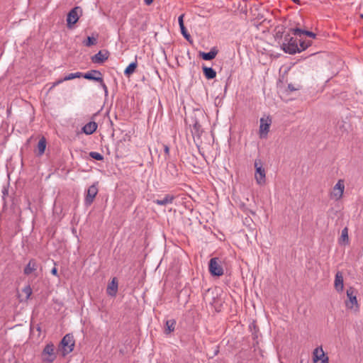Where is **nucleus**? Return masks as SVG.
<instances>
[{
  "mask_svg": "<svg viewBox=\"0 0 363 363\" xmlns=\"http://www.w3.org/2000/svg\"><path fill=\"white\" fill-rule=\"evenodd\" d=\"M281 48L285 52L291 55L300 52L296 39H294L289 34L284 36V40L281 45Z\"/></svg>",
  "mask_w": 363,
  "mask_h": 363,
  "instance_id": "obj_1",
  "label": "nucleus"
},
{
  "mask_svg": "<svg viewBox=\"0 0 363 363\" xmlns=\"http://www.w3.org/2000/svg\"><path fill=\"white\" fill-rule=\"evenodd\" d=\"M56 357L54 345L52 343L47 344L41 353L42 362L43 363H52Z\"/></svg>",
  "mask_w": 363,
  "mask_h": 363,
  "instance_id": "obj_2",
  "label": "nucleus"
},
{
  "mask_svg": "<svg viewBox=\"0 0 363 363\" xmlns=\"http://www.w3.org/2000/svg\"><path fill=\"white\" fill-rule=\"evenodd\" d=\"M254 164L255 168V180L259 185H263L266 182V173L265 169L262 167V162L261 160H255Z\"/></svg>",
  "mask_w": 363,
  "mask_h": 363,
  "instance_id": "obj_3",
  "label": "nucleus"
},
{
  "mask_svg": "<svg viewBox=\"0 0 363 363\" xmlns=\"http://www.w3.org/2000/svg\"><path fill=\"white\" fill-rule=\"evenodd\" d=\"M218 258H211L208 264L209 272L213 276L220 277L223 274V269L220 264Z\"/></svg>",
  "mask_w": 363,
  "mask_h": 363,
  "instance_id": "obj_4",
  "label": "nucleus"
},
{
  "mask_svg": "<svg viewBox=\"0 0 363 363\" xmlns=\"http://www.w3.org/2000/svg\"><path fill=\"white\" fill-rule=\"evenodd\" d=\"M64 350L63 355L71 352L74 350V340L73 335L67 334L64 336L60 342Z\"/></svg>",
  "mask_w": 363,
  "mask_h": 363,
  "instance_id": "obj_5",
  "label": "nucleus"
},
{
  "mask_svg": "<svg viewBox=\"0 0 363 363\" xmlns=\"http://www.w3.org/2000/svg\"><path fill=\"white\" fill-rule=\"evenodd\" d=\"M313 359L314 363H328V357L325 355L321 347L314 350Z\"/></svg>",
  "mask_w": 363,
  "mask_h": 363,
  "instance_id": "obj_6",
  "label": "nucleus"
},
{
  "mask_svg": "<svg viewBox=\"0 0 363 363\" xmlns=\"http://www.w3.org/2000/svg\"><path fill=\"white\" fill-rule=\"evenodd\" d=\"M347 296L349 301L346 303V306L349 308H352L354 306L357 308L359 307L357 300V291L353 287H350L347 289Z\"/></svg>",
  "mask_w": 363,
  "mask_h": 363,
  "instance_id": "obj_7",
  "label": "nucleus"
},
{
  "mask_svg": "<svg viewBox=\"0 0 363 363\" xmlns=\"http://www.w3.org/2000/svg\"><path fill=\"white\" fill-rule=\"evenodd\" d=\"M79 11H80V8L74 7L68 13L67 17V23L68 28H71L72 26L78 21L79 18L78 13Z\"/></svg>",
  "mask_w": 363,
  "mask_h": 363,
  "instance_id": "obj_8",
  "label": "nucleus"
},
{
  "mask_svg": "<svg viewBox=\"0 0 363 363\" xmlns=\"http://www.w3.org/2000/svg\"><path fill=\"white\" fill-rule=\"evenodd\" d=\"M345 190V184L344 181L342 179L338 180L337 184L334 186L333 189V191L331 193V196L335 199V200H339L342 198V194Z\"/></svg>",
  "mask_w": 363,
  "mask_h": 363,
  "instance_id": "obj_9",
  "label": "nucleus"
},
{
  "mask_svg": "<svg viewBox=\"0 0 363 363\" xmlns=\"http://www.w3.org/2000/svg\"><path fill=\"white\" fill-rule=\"evenodd\" d=\"M98 193V188L95 184L90 186L87 190L85 198V203L88 206L91 205Z\"/></svg>",
  "mask_w": 363,
  "mask_h": 363,
  "instance_id": "obj_10",
  "label": "nucleus"
},
{
  "mask_svg": "<svg viewBox=\"0 0 363 363\" xmlns=\"http://www.w3.org/2000/svg\"><path fill=\"white\" fill-rule=\"evenodd\" d=\"M108 51H99L91 57V61L94 63L101 64L108 58Z\"/></svg>",
  "mask_w": 363,
  "mask_h": 363,
  "instance_id": "obj_11",
  "label": "nucleus"
},
{
  "mask_svg": "<svg viewBox=\"0 0 363 363\" xmlns=\"http://www.w3.org/2000/svg\"><path fill=\"white\" fill-rule=\"evenodd\" d=\"M83 77L86 79L102 82V74L98 70H91L90 72L85 73L83 75Z\"/></svg>",
  "mask_w": 363,
  "mask_h": 363,
  "instance_id": "obj_12",
  "label": "nucleus"
},
{
  "mask_svg": "<svg viewBox=\"0 0 363 363\" xmlns=\"http://www.w3.org/2000/svg\"><path fill=\"white\" fill-rule=\"evenodd\" d=\"M82 76H83V75H82V74L81 72L71 73V74H68L67 76H66L65 78L60 79L55 82L52 84V85L50 86V88L49 89V91H50L55 86H56L57 85L61 84L64 81H67V80H71V79H75V78H79V77H80Z\"/></svg>",
  "mask_w": 363,
  "mask_h": 363,
  "instance_id": "obj_13",
  "label": "nucleus"
},
{
  "mask_svg": "<svg viewBox=\"0 0 363 363\" xmlns=\"http://www.w3.org/2000/svg\"><path fill=\"white\" fill-rule=\"evenodd\" d=\"M334 286L337 291H342L343 290V276L341 272H337L335 274Z\"/></svg>",
  "mask_w": 363,
  "mask_h": 363,
  "instance_id": "obj_14",
  "label": "nucleus"
},
{
  "mask_svg": "<svg viewBox=\"0 0 363 363\" xmlns=\"http://www.w3.org/2000/svg\"><path fill=\"white\" fill-rule=\"evenodd\" d=\"M118 291V281L116 278H113L112 281L108 284L106 292L111 296H115Z\"/></svg>",
  "mask_w": 363,
  "mask_h": 363,
  "instance_id": "obj_15",
  "label": "nucleus"
},
{
  "mask_svg": "<svg viewBox=\"0 0 363 363\" xmlns=\"http://www.w3.org/2000/svg\"><path fill=\"white\" fill-rule=\"evenodd\" d=\"M166 174L170 178H175L178 175V170L174 163H168L167 164Z\"/></svg>",
  "mask_w": 363,
  "mask_h": 363,
  "instance_id": "obj_16",
  "label": "nucleus"
},
{
  "mask_svg": "<svg viewBox=\"0 0 363 363\" xmlns=\"http://www.w3.org/2000/svg\"><path fill=\"white\" fill-rule=\"evenodd\" d=\"M38 268L37 262L32 259L29 261L26 267H25L23 272L26 275H29L35 272Z\"/></svg>",
  "mask_w": 363,
  "mask_h": 363,
  "instance_id": "obj_17",
  "label": "nucleus"
},
{
  "mask_svg": "<svg viewBox=\"0 0 363 363\" xmlns=\"http://www.w3.org/2000/svg\"><path fill=\"white\" fill-rule=\"evenodd\" d=\"M97 123L94 121H91L86 123L83 128L82 131L86 135H91L96 131L97 128Z\"/></svg>",
  "mask_w": 363,
  "mask_h": 363,
  "instance_id": "obj_18",
  "label": "nucleus"
},
{
  "mask_svg": "<svg viewBox=\"0 0 363 363\" xmlns=\"http://www.w3.org/2000/svg\"><path fill=\"white\" fill-rule=\"evenodd\" d=\"M217 54H218V50L215 48H213L208 52H201L199 55L204 60H211L216 57Z\"/></svg>",
  "mask_w": 363,
  "mask_h": 363,
  "instance_id": "obj_19",
  "label": "nucleus"
},
{
  "mask_svg": "<svg viewBox=\"0 0 363 363\" xmlns=\"http://www.w3.org/2000/svg\"><path fill=\"white\" fill-rule=\"evenodd\" d=\"M174 199V196L170 194H167L162 199H157L154 203L160 206H165L172 203Z\"/></svg>",
  "mask_w": 363,
  "mask_h": 363,
  "instance_id": "obj_20",
  "label": "nucleus"
},
{
  "mask_svg": "<svg viewBox=\"0 0 363 363\" xmlns=\"http://www.w3.org/2000/svg\"><path fill=\"white\" fill-rule=\"evenodd\" d=\"M291 31L295 35H298L301 38L302 35H307V36H308L310 38H315V34L314 33L311 32V31L303 30H301L300 28H292V29H291Z\"/></svg>",
  "mask_w": 363,
  "mask_h": 363,
  "instance_id": "obj_21",
  "label": "nucleus"
},
{
  "mask_svg": "<svg viewBox=\"0 0 363 363\" xmlns=\"http://www.w3.org/2000/svg\"><path fill=\"white\" fill-rule=\"evenodd\" d=\"M261 124L259 127L260 137L264 138L269 130L270 122H264V119L260 120Z\"/></svg>",
  "mask_w": 363,
  "mask_h": 363,
  "instance_id": "obj_22",
  "label": "nucleus"
},
{
  "mask_svg": "<svg viewBox=\"0 0 363 363\" xmlns=\"http://www.w3.org/2000/svg\"><path fill=\"white\" fill-rule=\"evenodd\" d=\"M202 69L207 79H212L216 77V72L213 68L203 66Z\"/></svg>",
  "mask_w": 363,
  "mask_h": 363,
  "instance_id": "obj_23",
  "label": "nucleus"
},
{
  "mask_svg": "<svg viewBox=\"0 0 363 363\" xmlns=\"http://www.w3.org/2000/svg\"><path fill=\"white\" fill-rule=\"evenodd\" d=\"M184 14H182L179 16V18H178V21H179V27H180V29H181V32H182V34L183 35V36L186 39V40H189V38H191L190 35L188 33L184 25Z\"/></svg>",
  "mask_w": 363,
  "mask_h": 363,
  "instance_id": "obj_24",
  "label": "nucleus"
},
{
  "mask_svg": "<svg viewBox=\"0 0 363 363\" xmlns=\"http://www.w3.org/2000/svg\"><path fill=\"white\" fill-rule=\"evenodd\" d=\"M339 243L340 245L349 244L348 228L347 227L343 228L342 230L341 236L339 239Z\"/></svg>",
  "mask_w": 363,
  "mask_h": 363,
  "instance_id": "obj_25",
  "label": "nucleus"
},
{
  "mask_svg": "<svg viewBox=\"0 0 363 363\" xmlns=\"http://www.w3.org/2000/svg\"><path fill=\"white\" fill-rule=\"evenodd\" d=\"M176 320L174 319L168 320L165 323L164 332L166 334H169L174 330Z\"/></svg>",
  "mask_w": 363,
  "mask_h": 363,
  "instance_id": "obj_26",
  "label": "nucleus"
},
{
  "mask_svg": "<svg viewBox=\"0 0 363 363\" xmlns=\"http://www.w3.org/2000/svg\"><path fill=\"white\" fill-rule=\"evenodd\" d=\"M46 148V140L44 137L41 138L38 143V154L39 155H42L45 150Z\"/></svg>",
  "mask_w": 363,
  "mask_h": 363,
  "instance_id": "obj_27",
  "label": "nucleus"
},
{
  "mask_svg": "<svg viewBox=\"0 0 363 363\" xmlns=\"http://www.w3.org/2000/svg\"><path fill=\"white\" fill-rule=\"evenodd\" d=\"M137 66H138V63L136 61L130 63L124 71L125 75L128 77V76L131 75L132 74H133L135 71Z\"/></svg>",
  "mask_w": 363,
  "mask_h": 363,
  "instance_id": "obj_28",
  "label": "nucleus"
},
{
  "mask_svg": "<svg viewBox=\"0 0 363 363\" xmlns=\"http://www.w3.org/2000/svg\"><path fill=\"white\" fill-rule=\"evenodd\" d=\"M311 45V41L310 40H305L301 38L299 40V46L298 49L300 50V52L305 50L308 47Z\"/></svg>",
  "mask_w": 363,
  "mask_h": 363,
  "instance_id": "obj_29",
  "label": "nucleus"
},
{
  "mask_svg": "<svg viewBox=\"0 0 363 363\" xmlns=\"http://www.w3.org/2000/svg\"><path fill=\"white\" fill-rule=\"evenodd\" d=\"M97 43V39L94 37L89 36L86 40L84 41V44L86 47H91L92 45H96Z\"/></svg>",
  "mask_w": 363,
  "mask_h": 363,
  "instance_id": "obj_30",
  "label": "nucleus"
},
{
  "mask_svg": "<svg viewBox=\"0 0 363 363\" xmlns=\"http://www.w3.org/2000/svg\"><path fill=\"white\" fill-rule=\"evenodd\" d=\"M22 291L26 295V300H28L32 294V289L29 285L25 286Z\"/></svg>",
  "mask_w": 363,
  "mask_h": 363,
  "instance_id": "obj_31",
  "label": "nucleus"
},
{
  "mask_svg": "<svg viewBox=\"0 0 363 363\" xmlns=\"http://www.w3.org/2000/svg\"><path fill=\"white\" fill-rule=\"evenodd\" d=\"M89 156L96 160L101 161L104 160V156L97 152H91Z\"/></svg>",
  "mask_w": 363,
  "mask_h": 363,
  "instance_id": "obj_32",
  "label": "nucleus"
},
{
  "mask_svg": "<svg viewBox=\"0 0 363 363\" xmlns=\"http://www.w3.org/2000/svg\"><path fill=\"white\" fill-rule=\"evenodd\" d=\"M103 88V89L104 90L105 93L107 94L108 93V89H107V86L106 85L104 84V80L102 79V82H99Z\"/></svg>",
  "mask_w": 363,
  "mask_h": 363,
  "instance_id": "obj_33",
  "label": "nucleus"
},
{
  "mask_svg": "<svg viewBox=\"0 0 363 363\" xmlns=\"http://www.w3.org/2000/svg\"><path fill=\"white\" fill-rule=\"evenodd\" d=\"M164 150L167 155L169 154V147L167 145H164Z\"/></svg>",
  "mask_w": 363,
  "mask_h": 363,
  "instance_id": "obj_34",
  "label": "nucleus"
},
{
  "mask_svg": "<svg viewBox=\"0 0 363 363\" xmlns=\"http://www.w3.org/2000/svg\"><path fill=\"white\" fill-rule=\"evenodd\" d=\"M288 89L291 91H295V90H298V88H295L293 84H290L288 85Z\"/></svg>",
  "mask_w": 363,
  "mask_h": 363,
  "instance_id": "obj_35",
  "label": "nucleus"
},
{
  "mask_svg": "<svg viewBox=\"0 0 363 363\" xmlns=\"http://www.w3.org/2000/svg\"><path fill=\"white\" fill-rule=\"evenodd\" d=\"M199 128H200V125L198 123H196L194 126V129L198 132V135H199Z\"/></svg>",
  "mask_w": 363,
  "mask_h": 363,
  "instance_id": "obj_36",
  "label": "nucleus"
},
{
  "mask_svg": "<svg viewBox=\"0 0 363 363\" xmlns=\"http://www.w3.org/2000/svg\"><path fill=\"white\" fill-rule=\"evenodd\" d=\"M51 273L55 275V276H58L57 274V269L56 267H54L52 270H51Z\"/></svg>",
  "mask_w": 363,
  "mask_h": 363,
  "instance_id": "obj_37",
  "label": "nucleus"
},
{
  "mask_svg": "<svg viewBox=\"0 0 363 363\" xmlns=\"http://www.w3.org/2000/svg\"><path fill=\"white\" fill-rule=\"evenodd\" d=\"M144 1L145 4L150 5L153 2V0H144Z\"/></svg>",
  "mask_w": 363,
  "mask_h": 363,
  "instance_id": "obj_38",
  "label": "nucleus"
},
{
  "mask_svg": "<svg viewBox=\"0 0 363 363\" xmlns=\"http://www.w3.org/2000/svg\"><path fill=\"white\" fill-rule=\"evenodd\" d=\"M360 17H361L362 18H363V14H361V15H360Z\"/></svg>",
  "mask_w": 363,
  "mask_h": 363,
  "instance_id": "obj_39",
  "label": "nucleus"
}]
</instances>
